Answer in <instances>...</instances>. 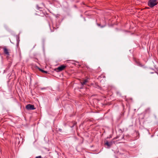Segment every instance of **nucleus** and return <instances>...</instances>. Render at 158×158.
Segmentation results:
<instances>
[{
  "mask_svg": "<svg viewBox=\"0 0 158 158\" xmlns=\"http://www.w3.org/2000/svg\"><path fill=\"white\" fill-rule=\"evenodd\" d=\"M157 3V0H149L148 2V6L151 8L153 7Z\"/></svg>",
  "mask_w": 158,
  "mask_h": 158,
  "instance_id": "1",
  "label": "nucleus"
},
{
  "mask_svg": "<svg viewBox=\"0 0 158 158\" xmlns=\"http://www.w3.org/2000/svg\"><path fill=\"white\" fill-rule=\"evenodd\" d=\"M66 67V66L64 65H62L57 68L55 70L57 72H60L64 70Z\"/></svg>",
  "mask_w": 158,
  "mask_h": 158,
  "instance_id": "2",
  "label": "nucleus"
},
{
  "mask_svg": "<svg viewBox=\"0 0 158 158\" xmlns=\"http://www.w3.org/2000/svg\"><path fill=\"white\" fill-rule=\"evenodd\" d=\"M26 108L28 110H34L35 109L34 105L28 104L26 105Z\"/></svg>",
  "mask_w": 158,
  "mask_h": 158,
  "instance_id": "3",
  "label": "nucleus"
},
{
  "mask_svg": "<svg viewBox=\"0 0 158 158\" xmlns=\"http://www.w3.org/2000/svg\"><path fill=\"white\" fill-rule=\"evenodd\" d=\"M1 48H3V50L4 53L6 55L9 56L10 55L9 52L6 46L3 47H1Z\"/></svg>",
  "mask_w": 158,
  "mask_h": 158,
  "instance_id": "4",
  "label": "nucleus"
},
{
  "mask_svg": "<svg viewBox=\"0 0 158 158\" xmlns=\"http://www.w3.org/2000/svg\"><path fill=\"white\" fill-rule=\"evenodd\" d=\"M45 5L44 3H42L40 5H36V7L37 9V10L41 11L42 10H41L43 8V7H44Z\"/></svg>",
  "mask_w": 158,
  "mask_h": 158,
  "instance_id": "5",
  "label": "nucleus"
},
{
  "mask_svg": "<svg viewBox=\"0 0 158 158\" xmlns=\"http://www.w3.org/2000/svg\"><path fill=\"white\" fill-rule=\"evenodd\" d=\"M114 143V142L113 141L108 142V141L106 140L105 141V144L107 145L108 147H110L112 146Z\"/></svg>",
  "mask_w": 158,
  "mask_h": 158,
  "instance_id": "6",
  "label": "nucleus"
},
{
  "mask_svg": "<svg viewBox=\"0 0 158 158\" xmlns=\"http://www.w3.org/2000/svg\"><path fill=\"white\" fill-rule=\"evenodd\" d=\"M80 83H81V87H80V89H83V85H85L86 84V81L83 80L82 81H80Z\"/></svg>",
  "mask_w": 158,
  "mask_h": 158,
  "instance_id": "7",
  "label": "nucleus"
},
{
  "mask_svg": "<svg viewBox=\"0 0 158 158\" xmlns=\"http://www.w3.org/2000/svg\"><path fill=\"white\" fill-rule=\"evenodd\" d=\"M36 69H39L40 71L42 73H48L47 71H44L43 70L41 69L40 68H39L37 66H36Z\"/></svg>",
  "mask_w": 158,
  "mask_h": 158,
  "instance_id": "8",
  "label": "nucleus"
},
{
  "mask_svg": "<svg viewBox=\"0 0 158 158\" xmlns=\"http://www.w3.org/2000/svg\"><path fill=\"white\" fill-rule=\"evenodd\" d=\"M137 65L140 67H143V65L139 61H135Z\"/></svg>",
  "mask_w": 158,
  "mask_h": 158,
  "instance_id": "9",
  "label": "nucleus"
},
{
  "mask_svg": "<svg viewBox=\"0 0 158 158\" xmlns=\"http://www.w3.org/2000/svg\"><path fill=\"white\" fill-rule=\"evenodd\" d=\"M94 87L98 89H100L101 88L96 83H95V84L94 85Z\"/></svg>",
  "mask_w": 158,
  "mask_h": 158,
  "instance_id": "10",
  "label": "nucleus"
},
{
  "mask_svg": "<svg viewBox=\"0 0 158 158\" xmlns=\"http://www.w3.org/2000/svg\"><path fill=\"white\" fill-rule=\"evenodd\" d=\"M89 79V78H88L86 77V79H85L84 80L86 81V82L87 83L88 82Z\"/></svg>",
  "mask_w": 158,
  "mask_h": 158,
  "instance_id": "11",
  "label": "nucleus"
},
{
  "mask_svg": "<svg viewBox=\"0 0 158 158\" xmlns=\"http://www.w3.org/2000/svg\"><path fill=\"white\" fill-rule=\"evenodd\" d=\"M11 65V63H9L8 64V65L7 66V69H8L10 68V67Z\"/></svg>",
  "mask_w": 158,
  "mask_h": 158,
  "instance_id": "12",
  "label": "nucleus"
},
{
  "mask_svg": "<svg viewBox=\"0 0 158 158\" xmlns=\"http://www.w3.org/2000/svg\"><path fill=\"white\" fill-rule=\"evenodd\" d=\"M35 158H42V156H36Z\"/></svg>",
  "mask_w": 158,
  "mask_h": 158,
  "instance_id": "13",
  "label": "nucleus"
},
{
  "mask_svg": "<svg viewBox=\"0 0 158 158\" xmlns=\"http://www.w3.org/2000/svg\"><path fill=\"white\" fill-rule=\"evenodd\" d=\"M58 131L60 132H62V129H60V128L59 129Z\"/></svg>",
  "mask_w": 158,
  "mask_h": 158,
  "instance_id": "14",
  "label": "nucleus"
},
{
  "mask_svg": "<svg viewBox=\"0 0 158 158\" xmlns=\"http://www.w3.org/2000/svg\"><path fill=\"white\" fill-rule=\"evenodd\" d=\"M76 124H77V123L76 122V123H74V124L73 126L72 127H74V125H76Z\"/></svg>",
  "mask_w": 158,
  "mask_h": 158,
  "instance_id": "15",
  "label": "nucleus"
},
{
  "mask_svg": "<svg viewBox=\"0 0 158 158\" xmlns=\"http://www.w3.org/2000/svg\"><path fill=\"white\" fill-rule=\"evenodd\" d=\"M149 110V109H148L146 110V111H147V110Z\"/></svg>",
  "mask_w": 158,
  "mask_h": 158,
  "instance_id": "16",
  "label": "nucleus"
},
{
  "mask_svg": "<svg viewBox=\"0 0 158 158\" xmlns=\"http://www.w3.org/2000/svg\"><path fill=\"white\" fill-rule=\"evenodd\" d=\"M45 89V88H41L42 89Z\"/></svg>",
  "mask_w": 158,
  "mask_h": 158,
  "instance_id": "17",
  "label": "nucleus"
},
{
  "mask_svg": "<svg viewBox=\"0 0 158 158\" xmlns=\"http://www.w3.org/2000/svg\"><path fill=\"white\" fill-rule=\"evenodd\" d=\"M97 25L98 26H100V24H98Z\"/></svg>",
  "mask_w": 158,
  "mask_h": 158,
  "instance_id": "18",
  "label": "nucleus"
},
{
  "mask_svg": "<svg viewBox=\"0 0 158 158\" xmlns=\"http://www.w3.org/2000/svg\"><path fill=\"white\" fill-rule=\"evenodd\" d=\"M104 27V26H102L101 27L102 28V27Z\"/></svg>",
  "mask_w": 158,
  "mask_h": 158,
  "instance_id": "19",
  "label": "nucleus"
},
{
  "mask_svg": "<svg viewBox=\"0 0 158 158\" xmlns=\"http://www.w3.org/2000/svg\"><path fill=\"white\" fill-rule=\"evenodd\" d=\"M147 8V9H149V7H147V8Z\"/></svg>",
  "mask_w": 158,
  "mask_h": 158,
  "instance_id": "20",
  "label": "nucleus"
},
{
  "mask_svg": "<svg viewBox=\"0 0 158 158\" xmlns=\"http://www.w3.org/2000/svg\"><path fill=\"white\" fill-rule=\"evenodd\" d=\"M1 47H0V48H1Z\"/></svg>",
  "mask_w": 158,
  "mask_h": 158,
  "instance_id": "21",
  "label": "nucleus"
}]
</instances>
